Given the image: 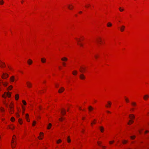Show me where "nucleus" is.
<instances>
[{"mask_svg":"<svg viewBox=\"0 0 149 149\" xmlns=\"http://www.w3.org/2000/svg\"><path fill=\"white\" fill-rule=\"evenodd\" d=\"M13 104L11 103L9 106L8 109V110L11 114L13 113L14 112V110L13 109Z\"/></svg>","mask_w":149,"mask_h":149,"instance_id":"obj_1","label":"nucleus"},{"mask_svg":"<svg viewBox=\"0 0 149 149\" xmlns=\"http://www.w3.org/2000/svg\"><path fill=\"white\" fill-rule=\"evenodd\" d=\"M8 74L3 73L2 75L1 76V77L2 79H5L7 78L8 77Z\"/></svg>","mask_w":149,"mask_h":149,"instance_id":"obj_2","label":"nucleus"},{"mask_svg":"<svg viewBox=\"0 0 149 149\" xmlns=\"http://www.w3.org/2000/svg\"><path fill=\"white\" fill-rule=\"evenodd\" d=\"M111 104V103L110 101L107 102V104L106 105V107L107 108L110 107Z\"/></svg>","mask_w":149,"mask_h":149,"instance_id":"obj_3","label":"nucleus"},{"mask_svg":"<svg viewBox=\"0 0 149 149\" xmlns=\"http://www.w3.org/2000/svg\"><path fill=\"white\" fill-rule=\"evenodd\" d=\"M26 84L27 87L29 88H31L32 86V84L31 83L29 82H27Z\"/></svg>","mask_w":149,"mask_h":149,"instance_id":"obj_4","label":"nucleus"},{"mask_svg":"<svg viewBox=\"0 0 149 149\" xmlns=\"http://www.w3.org/2000/svg\"><path fill=\"white\" fill-rule=\"evenodd\" d=\"M64 90V88L63 87H62L58 90V92L59 93H61L63 92Z\"/></svg>","mask_w":149,"mask_h":149,"instance_id":"obj_5","label":"nucleus"},{"mask_svg":"<svg viewBox=\"0 0 149 149\" xmlns=\"http://www.w3.org/2000/svg\"><path fill=\"white\" fill-rule=\"evenodd\" d=\"M149 97V95H146L144 96L143 98L144 99V100H147L148 98Z\"/></svg>","mask_w":149,"mask_h":149,"instance_id":"obj_6","label":"nucleus"},{"mask_svg":"<svg viewBox=\"0 0 149 149\" xmlns=\"http://www.w3.org/2000/svg\"><path fill=\"white\" fill-rule=\"evenodd\" d=\"M129 117L131 120H132L135 118V116L133 114H130L129 115Z\"/></svg>","mask_w":149,"mask_h":149,"instance_id":"obj_7","label":"nucleus"},{"mask_svg":"<svg viewBox=\"0 0 149 149\" xmlns=\"http://www.w3.org/2000/svg\"><path fill=\"white\" fill-rule=\"evenodd\" d=\"M80 78L81 79H84L85 78V77L83 74H81L80 76Z\"/></svg>","mask_w":149,"mask_h":149,"instance_id":"obj_8","label":"nucleus"},{"mask_svg":"<svg viewBox=\"0 0 149 149\" xmlns=\"http://www.w3.org/2000/svg\"><path fill=\"white\" fill-rule=\"evenodd\" d=\"M41 61L42 63H45L46 62V59L45 58H41Z\"/></svg>","mask_w":149,"mask_h":149,"instance_id":"obj_9","label":"nucleus"},{"mask_svg":"<svg viewBox=\"0 0 149 149\" xmlns=\"http://www.w3.org/2000/svg\"><path fill=\"white\" fill-rule=\"evenodd\" d=\"M85 70V68L81 67V68L79 69L80 71L81 72H83Z\"/></svg>","mask_w":149,"mask_h":149,"instance_id":"obj_10","label":"nucleus"},{"mask_svg":"<svg viewBox=\"0 0 149 149\" xmlns=\"http://www.w3.org/2000/svg\"><path fill=\"white\" fill-rule=\"evenodd\" d=\"M61 60L63 61H66L68 60V58L66 57H64L61 58Z\"/></svg>","mask_w":149,"mask_h":149,"instance_id":"obj_11","label":"nucleus"},{"mask_svg":"<svg viewBox=\"0 0 149 149\" xmlns=\"http://www.w3.org/2000/svg\"><path fill=\"white\" fill-rule=\"evenodd\" d=\"M33 61L31 59H29L28 61V63L29 65H31Z\"/></svg>","mask_w":149,"mask_h":149,"instance_id":"obj_12","label":"nucleus"},{"mask_svg":"<svg viewBox=\"0 0 149 149\" xmlns=\"http://www.w3.org/2000/svg\"><path fill=\"white\" fill-rule=\"evenodd\" d=\"M15 80V77L14 76H12L10 78V80L11 82L14 81Z\"/></svg>","mask_w":149,"mask_h":149,"instance_id":"obj_13","label":"nucleus"},{"mask_svg":"<svg viewBox=\"0 0 149 149\" xmlns=\"http://www.w3.org/2000/svg\"><path fill=\"white\" fill-rule=\"evenodd\" d=\"M125 28V26L123 25L121 26V28H120V30L121 31L123 32L124 31V29Z\"/></svg>","mask_w":149,"mask_h":149,"instance_id":"obj_14","label":"nucleus"},{"mask_svg":"<svg viewBox=\"0 0 149 149\" xmlns=\"http://www.w3.org/2000/svg\"><path fill=\"white\" fill-rule=\"evenodd\" d=\"M64 109H62L61 111V113L63 115H64L66 113Z\"/></svg>","mask_w":149,"mask_h":149,"instance_id":"obj_15","label":"nucleus"},{"mask_svg":"<svg viewBox=\"0 0 149 149\" xmlns=\"http://www.w3.org/2000/svg\"><path fill=\"white\" fill-rule=\"evenodd\" d=\"M100 130L101 132H103L104 130V128L102 126L100 127Z\"/></svg>","mask_w":149,"mask_h":149,"instance_id":"obj_16","label":"nucleus"},{"mask_svg":"<svg viewBox=\"0 0 149 149\" xmlns=\"http://www.w3.org/2000/svg\"><path fill=\"white\" fill-rule=\"evenodd\" d=\"M134 122V121L132 120H129V122L127 124L128 125H130L131 123H133Z\"/></svg>","mask_w":149,"mask_h":149,"instance_id":"obj_17","label":"nucleus"},{"mask_svg":"<svg viewBox=\"0 0 149 149\" xmlns=\"http://www.w3.org/2000/svg\"><path fill=\"white\" fill-rule=\"evenodd\" d=\"M73 7V6L72 5H68V8L70 9H72Z\"/></svg>","mask_w":149,"mask_h":149,"instance_id":"obj_18","label":"nucleus"},{"mask_svg":"<svg viewBox=\"0 0 149 149\" xmlns=\"http://www.w3.org/2000/svg\"><path fill=\"white\" fill-rule=\"evenodd\" d=\"M88 109L89 110L91 111L93 109V108L91 106H89L88 107Z\"/></svg>","mask_w":149,"mask_h":149,"instance_id":"obj_19","label":"nucleus"},{"mask_svg":"<svg viewBox=\"0 0 149 149\" xmlns=\"http://www.w3.org/2000/svg\"><path fill=\"white\" fill-rule=\"evenodd\" d=\"M19 96L18 94H16L15 96V98L16 100H17L19 98Z\"/></svg>","mask_w":149,"mask_h":149,"instance_id":"obj_20","label":"nucleus"},{"mask_svg":"<svg viewBox=\"0 0 149 149\" xmlns=\"http://www.w3.org/2000/svg\"><path fill=\"white\" fill-rule=\"evenodd\" d=\"M52 126V124L51 123H49V125L47 127V129H49Z\"/></svg>","mask_w":149,"mask_h":149,"instance_id":"obj_21","label":"nucleus"},{"mask_svg":"<svg viewBox=\"0 0 149 149\" xmlns=\"http://www.w3.org/2000/svg\"><path fill=\"white\" fill-rule=\"evenodd\" d=\"M112 24L110 22H108L107 24V26L108 27H110L112 26Z\"/></svg>","mask_w":149,"mask_h":149,"instance_id":"obj_22","label":"nucleus"},{"mask_svg":"<svg viewBox=\"0 0 149 149\" xmlns=\"http://www.w3.org/2000/svg\"><path fill=\"white\" fill-rule=\"evenodd\" d=\"M28 116H29V114H26L25 118H26V119H27V121L29 122V120H28L27 119V117Z\"/></svg>","mask_w":149,"mask_h":149,"instance_id":"obj_23","label":"nucleus"},{"mask_svg":"<svg viewBox=\"0 0 149 149\" xmlns=\"http://www.w3.org/2000/svg\"><path fill=\"white\" fill-rule=\"evenodd\" d=\"M77 73V72L76 71H74L72 72V74L74 75H76Z\"/></svg>","mask_w":149,"mask_h":149,"instance_id":"obj_24","label":"nucleus"},{"mask_svg":"<svg viewBox=\"0 0 149 149\" xmlns=\"http://www.w3.org/2000/svg\"><path fill=\"white\" fill-rule=\"evenodd\" d=\"M6 95L8 97H10L11 95V93L9 92H8L6 93Z\"/></svg>","mask_w":149,"mask_h":149,"instance_id":"obj_25","label":"nucleus"},{"mask_svg":"<svg viewBox=\"0 0 149 149\" xmlns=\"http://www.w3.org/2000/svg\"><path fill=\"white\" fill-rule=\"evenodd\" d=\"M67 141L68 143H70L71 142V140L70 139V136L68 137Z\"/></svg>","mask_w":149,"mask_h":149,"instance_id":"obj_26","label":"nucleus"},{"mask_svg":"<svg viewBox=\"0 0 149 149\" xmlns=\"http://www.w3.org/2000/svg\"><path fill=\"white\" fill-rule=\"evenodd\" d=\"M62 141L61 140V139H59L58 141H57L56 143L58 144L59 143L61 142Z\"/></svg>","mask_w":149,"mask_h":149,"instance_id":"obj_27","label":"nucleus"},{"mask_svg":"<svg viewBox=\"0 0 149 149\" xmlns=\"http://www.w3.org/2000/svg\"><path fill=\"white\" fill-rule=\"evenodd\" d=\"M131 104L133 106H135L136 105V104L135 102H132Z\"/></svg>","mask_w":149,"mask_h":149,"instance_id":"obj_28","label":"nucleus"},{"mask_svg":"<svg viewBox=\"0 0 149 149\" xmlns=\"http://www.w3.org/2000/svg\"><path fill=\"white\" fill-rule=\"evenodd\" d=\"M4 3V1L3 0L0 1V4L3 5Z\"/></svg>","mask_w":149,"mask_h":149,"instance_id":"obj_29","label":"nucleus"},{"mask_svg":"<svg viewBox=\"0 0 149 149\" xmlns=\"http://www.w3.org/2000/svg\"><path fill=\"white\" fill-rule=\"evenodd\" d=\"M125 97V100L126 101V102H128L129 101V99L127 98H126V97Z\"/></svg>","mask_w":149,"mask_h":149,"instance_id":"obj_30","label":"nucleus"},{"mask_svg":"<svg viewBox=\"0 0 149 149\" xmlns=\"http://www.w3.org/2000/svg\"><path fill=\"white\" fill-rule=\"evenodd\" d=\"M13 88V87L12 86H9V87L8 88V90H11L12 88Z\"/></svg>","mask_w":149,"mask_h":149,"instance_id":"obj_31","label":"nucleus"},{"mask_svg":"<svg viewBox=\"0 0 149 149\" xmlns=\"http://www.w3.org/2000/svg\"><path fill=\"white\" fill-rule=\"evenodd\" d=\"M127 142V141L124 140L123 141V144H125Z\"/></svg>","mask_w":149,"mask_h":149,"instance_id":"obj_32","label":"nucleus"},{"mask_svg":"<svg viewBox=\"0 0 149 149\" xmlns=\"http://www.w3.org/2000/svg\"><path fill=\"white\" fill-rule=\"evenodd\" d=\"M22 103H23V104L24 105H26V102L25 101L23 100H22Z\"/></svg>","mask_w":149,"mask_h":149,"instance_id":"obj_33","label":"nucleus"},{"mask_svg":"<svg viewBox=\"0 0 149 149\" xmlns=\"http://www.w3.org/2000/svg\"><path fill=\"white\" fill-rule=\"evenodd\" d=\"M11 121L12 122H13L15 120V118L13 117H12L11 118Z\"/></svg>","mask_w":149,"mask_h":149,"instance_id":"obj_34","label":"nucleus"},{"mask_svg":"<svg viewBox=\"0 0 149 149\" xmlns=\"http://www.w3.org/2000/svg\"><path fill=\"white\" fill-rule=\"evenodd\" d=\"M135 136H131L130 137L132 139H134L135 138Z\"/></svg>","mask_w":149,"mask_h":149,"instance_id":"obj_35","label":"nucleus"},{"mask_svg":"<svg viewBox=\"0 0 149 149\" xmlns=\"http://www.w3.org/2000/svg\"><path fill=\"white\" fill-rule=\"evenodd\" d=\"M36 123V121H33V123L32 124V125L33 126H34V125H35Z\"/></svg>","mask_w":149,"mask_h":149,"instance_id":"obj_36","label":"nucleus"},{"mask_svg":"<svg viewBox=\"0 0 149 149\" xmlns=\"http://www.w3.org/2000/svg\"><path fill=\"white\" fill-rule=\"evenodd\" d=\"M21 120H22L21 119L19 118V123L21 124H22V122H21Z\"/></svg>","mask_w":149,"mask_h":149,"instance_id":"obj_37","label":"nucleus"},{"mask_svg":"<svg viewBox=\"0 0 149 149\" xmlns=\"http://www.w3.org/2000/svg\"><path fill=\"white\" fill-rule=\"evenodd\" d=\"M119 10H120V11H121V12L123 11V10H124V9H122V8H120H120H119Z\"/></svg>","mask_w":149,"mask_h":149,"instance_id":"obj_38","label":"nucleus"},{"mask_svg":"<svg viewBox=\"0 0 149 149\" xmlns=\"http://www.w3.org/2000/svg\"><path fill=\"white\" fill-rule=\"evenodd\" d=\"M15 137H16V136H15V135H13V137L12 138V140H15L16 139Z\"/></svg>","mask_w":149,"mask_h":149,"instance_id":"obj_39","label":"nucleus"},{"mask_svg":"<svg viewBox=\"0 0 149 149\" xmlns=\"http://www.w3.org/2000/svg\"><path fill=\"white\" fill-rule=\"evenodd\" d=\"M99 56L98 55H94V57H95V59H97V58H98V57Z\"/></svg>","mask_w":149,"mask_h":149,"instance_id":"obj_40","label":"nucleus"},{"mask_svg":"<svg viewBox=\"0 0 149 149\" xmlns=\"http://www.w3.org/2000/svg\"><path fill=\"white\" fill-rule=\"evenodd\" d=\"M97 42H101V38H99V39L97 40Z\"/></svg>","mask_w":149,"mask_h":149,"instance_id":"obj_41","label":"nucleus"},{"mask_svg":"<svg viewBox=\"0 0 149 149\" xmlns=\"http://www.w3.org/2000/svg\"><path fill=\"white\" fill-rule=\"evenodd\" d=\"M15 144H14L12 146V148H14L15 147Z\"/></svg>","mask_w":149,"mask_h":149,"instance_id":"obj_42","label":"nucleus"},{"mask_svg":"<svg viewBox=\"0 0 149 149\" xmlns=\"http://www.w3.org/2000/svg\"><path fill=\"white\" fill-rule=\"evenodd\" d=\"M63 65V66H66V63L65 62H63L62 63Z\"/></svg>","mask_w":149,"mask_h":149,"instance_id":"obj_43","label":"nucleus"},{"mask_svg":"<svg viewBox=\"0 0 149 149\" xmlns=\"http://www.w3.org/2000/svg\"><path fill=\"white\" fill-rule=\"evenodd\" d=\"M3 84L4 86H7V83H3Z\"/></svg>","mask_w":149,"mask_h":149,"instance_id":"obj_44","label":"nucleus"},{"mask_svg":"<svg viewBox=\"0 0 149 149\" xmlns=\"http://www.w3.org/2000/svg\"><path fill=\"white\" fill-rule=\"evenodd\" d=\"M90 6V5L88 4L87 6H86L85 7H86V8H88Z\"/></svg>","mask_w":149,"mask_h":149,"instance_id":"obj_45","label":"nucleus"},{"mask_svg":"<svg viewBox=\"0 0 149 149\" xmlns=\"http://www.w3.org/2000/svg\"><path fill=\"white\" fill-rule=\"evenodd\" d=\"M1 111L2 112H3V111H4L3 108L1 109Z\"/></svg>","mask_w":149,"mask_h":149,"instance_id":"obj_46","label":"nucleus"},{"mask_svg":"<svg viewBox=\"0 0 149 149\" xmlns=\"http://www.w3.org/2000/svg\"><path fill=\"white\" fill-rule=\"evenodd\" d=\"M114 142V141H109V143L111 144L112 143Z\"/></svg>","mask_w":149,"mask_h":149,"instance_id":"obj_47","label":"nucleus"},{"mask_svg":"<svg viewBox=\"0 0 149 149\" xmlns=\"http://www.w3.org/2000/svg\"><path fill=\"white\" fill-rule=\"evenodd\" d=\"M4 104L5 105L6 107H8V106L7 104H6L5 103H4Z\"/></svg>","mask_w":149,"mask_h":149,"instance_id":"obj_48","label":"nucleus"},{"mask_svg":"<svg viewBox=\"0 0 149 149\" xmlns=\"http://www.w3.org/2000/svg\"><path fill=\"white\" fill-rule=\"evenodd\" d=\"M22 109H23V113H24V108L23 107H22Z\"/></svg>","mask_w":149,"mask_h":149,"instance_id":"obj_49","label":"nucleus"},{"mask_svg":"<svg viewBox=\"0 0 149 149\" xmlns=\"http://www.w3.org/2000/svg\"><path fill=\"white\" fill-rule=\"evenodd\" d=\"M2 63L3 64V67H5L6 65H5V63H3V62H2Z\"/></svg>","mask_w":149,"mask_h":149,"instance_id":"obj_50","label":"nucleus"},{"mask_svg":"<svg viewBox=\"0 0 149 149\" xmlns=\"http://www.w3.org/2000/svg\"><path fill=\"white\" fill-rule=\"evenodd\" d=\"M59 120L60 121H62L63 120H62V118H59Z\"/></svg>","mask_w":149,"mask_h":149,"instance_id":"obj_51","label":"nucleus"},{"mask_svg":"<svg viewBox=\"0 0 149 149\" xmlns=\"http://www.w3.org/2000/svg\"><path fill=\"white\" fill-rule=\"evenodd\" d=\"M3 64L2 63V64L0 65V67H1L2 68L3 67Z\"/></svg>","mask_w":149,"mask_h":149,"instance_id":"obj_52","label":"nucleus"},{"mask_svg":"<svg viewBox=\"0 0 149 149\" xmlns=\"http://www.w3.org/2000/svg\"><path fill=\"white\" fill-rule=\"evenodd\" d=\"M149 132V131L148 130H146L145 132V133L146 134L147 133Z\"/></svg>","mask_w":149,"mask_h":149,"instance_id":"obj_53","label":"nucleus"},{"mask_svg":"<svg viewBox=\"0 0 149 149\" xmlns=\"http://www.w3.org/2000/svg\"><path fill=\"white\" fill-rule=\"evenodd\" d=\"M102 148L103 149H104V148H106V147L105 146H102Z\"/></svg>","mask_w":149,"mask_h":149,"instance_id":"obj_54","label":"nucleus"},{"mask_svg":"<svg viewBox=\"0 0 149 149\" xmlns=\"http://www.w3.org/2000/svg\"><path fill=\"white\" fill-rule=\"evenodd\" d=\"M16 115L17 117H19V115L17 113Z\"/></svg>","mask_w":149,"mask_h":149,"instance_id":"obj_55","label":"nucleus"},{"mask_svg":"<svg viewBox=\"0 0 149 149\" xmlns=\"http://www.w3.org/2000/svg\"><path fill=\"white\" fill-rule=\"evenodd\" d=\"M78 44L79 45L81 46H83V45L81 44H79V43H78Z\"/></svg>","mask_w":149,"mask_h":149,"instance_id":"obj_56","label":"nucleus"},{"mask_svg":"<svg viewBox=\"0 0 149 149\" xmlns=\"http://www.w3.org/2000/svg\"><path fill=\"white\" fill-rule=\"evenodd\" d=\"M41 134H42V135H43V132H41L40 133V135Z\"/></svg>","mask_w":149,"mask_h":149,"instance_id":"obj_57","label":"nucleus"},{"mask_svg":"<svg viewBox=\"0 0 149 149\" xmlns=\"http://www.w3.org/2000/svg\"><path fill=\"white\" fill-rule=\"evenodd\" d=\"M97 143H98V145L99 146H100V144L101 143H100V142H97Z\"/></svg>","mask_w":149,"mask_h":149,"instance_id":"obj_58","label":"nucleus"},{"mask_svg":"<svg viewBox=\"0 0 149 149\" xmlns=\"http://www.w3.org/2000/svg\"><path fill=\"white\" fill-rule=\"evenodd\" d=\"M2 97H3L4 98H6V96H5L4 95H2Z\"/></svg>","mask_w":149,"mask_h":149,"instance_id":"obj_59","label":"nucleus"},{"mask_svg":"<svg viewBox=\"0 0 149 149\" xmlns=\"http://www.w3.org/2000/svg\"><path fill=\"white\" fill-rule=\"evenodd\" d=\"M38 138L39 139H40V140H41L42 139V138H40V137L39 136L38 137Z\"/></svg>","mask_w":149,"mask_h":149,"instance_id":"obj_60","label":"nucleus"},{"mask_svg":"<svg viewBox=\"0 0 149 149\" xmlns=\"http://www.w3.org/2000/svg\"><path fill=\"white\" fill-rule=\"evenodd\" d=\"M15 142L14 141H13V140H12V141H11V143H13Z\"/></svg>","mask_w":149,"mask_h":149,"instance_id":"obj_61","label":"nucleus"},{"mask_svg":"<svg viewBox=\"0 0 149 149\" xmlns=\"http://www.w3.org/2000/svg\"><path fill=\"white\" fill-rule=\"evenodd\" d=\"M107 112L108 113H111V112L109 111H107Z\"/></svg>","mask_w":149,"mask_h":149,"instance_id":"obj_62","label":"nucleus"},{"mask_svg":"<svg viewBox=\"0 0 149 149\" xmlns=\"http://www.w3.org/2000/svg\"><path fill=\"white\" fill-rule=\"evenodd\" d=\"M95 122H92V123H91V124H92H92H93H93H95Z\"/></svg>","mask_w":149,"mask_h":149,"instance_id":"obj_63","label":"nucleus"},{"mask_svg":"<svg viewBox=\"0 0 149 149\" xmlns=\"http://www.w3.org/2000/svg\"><path fill=\"white\" fill-rule=\"evenodd\" d=\"M82 13V12L81 11H80L79 12V13Z\"/></svg>","mask_w":149,"mask_h":149,"instance_id":"obj_64","label":"nucleus"}]
</instances>
